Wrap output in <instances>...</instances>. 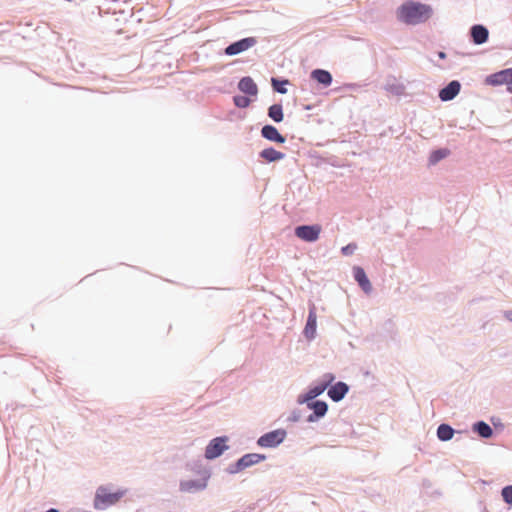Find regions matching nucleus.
<instances>
[{
	"instance_id": "nucleus-1",
	"label": "nucleus",
	"mask_w": 512,
	"mask_h": 512,
	"mask_svg": "<svg viewBox=\"0 0 512 512\" xmlns=\"http://www.w3.org/2000/svg\"><path fill=\"white\" fill-rule=\"evenodd\" d=\"M397 19L407 25H418L428 21L433 15L430 5L415 1H406L396 11Z\"/></svg>"
},
{
	"instance_id": "nucleus-2",
	"label": "nucleus",
	"mask_w": 512,
	"mask_h": 512,
	"mask_svg": "<svg viewBox=\"0 0 512 512\" xmlns=\"http://www.w3.org/2000/svg\"><path fill=\"white\" fill-rule=\"evenodd\" d=\"M125 494V491L111 492L107 487L100 486L95 494L94 508L102 510L116 504Z\"/></svg>"
},
{
	"instance_id": "nucleus-3",
	"label": "nucleus",
	"mask_w": 512,
	"mask_h": 512,
	"mask_svg": "<svg viewBox=\"0 0 512 512\" xmlns=\"http://www.w3.org/2000/svg\"><path fill=\"white\" fill-rule=\"evenodd\" d=\"M320 225H302L295 228V235L306 242H314L318 240L321 233Z\"/></svg>"
},
{
	"instance_id": "nucleus-4",
	"label": "nucleus",
	"mask_w": 512,
	"mask_h": 512,
	"mask_svg": "<svg viewBox=\"0 0 512 512\" xmlns=\"http://www.w3.org/2000/svg\"><path fill=\"white\" fill-rule=\"evenodd\" d=\"M286 437L283 429L274 430L261 436L257 443L261 447H275L280 444Z\"/></svg>"
},
{
	"instance_id": "nucleus-5",
	"label": "nucleus",
	"mask_w": 512,
	"mask_h": 512,
	"mask_svg": "<svg viewBox=\"0 0 512 512\" xmlns=\"http://www.w3.org/2000/svg\"><path fill=\"white\" fill-rule=\"evenodd\" d=\"M225 437H217L213 439L205 450V457L207 459H214L222 454V452L227 448L225 446L226 442Z\"/></svg>"
},
{
	"instance_id": "nucleus-6",
	"label": "nucleus",
	"mask_w": 512,
	"mask_h": 512,
	"mask_svg": "<svg viewBox=\"0 0 512 512\" xmlns=\"http://www.w3.org/2000/svg\"><path fill=\"white\" fill-rule=\"evenodd\" d=\"M486 84L497 86V85H511L512 84V74L511 69H505L502 71H499L497 73L489 75L486 80Z\"/></svg>"
},
{
	"instance_id": "nucleus-7",
	"label": "nucleus",
	"mask_w": 512,
	"mask_h": 512,
	"mask_svg": "<svg viewBox=\"0 0 512 512\" xmlns=\"http://www.w3.org/2000/svg\"><path fill=\"white\" fill-rule=\"evenodd\" d=\"M256 43V40L255 38L253 37H249V38H244V39H241L237 42H234L232 44H230L226 49H225V53L227 55H236V54H239L243 51H246L248 50L249 48H251L252 46H254Z\"/></svg>"
},
{
	"instance_id": "nucleus-8",
	"label": "nucleus",
	"mask_w": 512,
	"mask_h": 512,
	"mask_svg": "<svg viewBox=\"0 0 512 512\" xmlns=\"http://www.w3.org/2000/svg\"><path fill=\"white\" fill-rule=\"evenodd\" d=\"M334 380V376L332 374H327L324 376V381L314 387H312L306 394V400H312L322 394L326 388L332 383Z\"/></svg>"
},
{
	"instance_id": "nucleus-9",
	"label": "nucleus",
	"mask_w": 512,
	"mask_h": 512,
	"mask_svg": "<svg viewBox=\"0 0 512 512\" xmlns=\"http://www.w3.org/2000/svg\"><path fill=\"white\" fill-rule=\"evenodd\" d=\"M461 88L458 81H451L446 87L440 90L439 97L442 101L452 100L457 96Z\"/></svg>"
},
{
	"instance_id": "nucleus-10",
	"label": "nucleus",
	"mask_w": 512,
	"mask_h": 512,
	"mask_svg": "<svg viewBox=\"0 0 512 512\" xmlns=\"http://www.w3.org/2000/svg\"><path fill=\"white\" fill-rule=\"evenodd\" d=\"M265 459V456L257 453L246 454L241 457L237 462V469L242 470L247 467H250L254 464H257Z\"/></svg>"
},
{
	"instance_id": "nucleus-11",
	"label": "nucleus",
	"mask_w": 512,
	"mask_h": 512,
	"mask_svg": "<svg viewBox=\"0 0 512 512\" xmlns=\"http://www.w3.org/2000/svg\"><path fill=\"white\" fill-rule=\"evenodd\" d=\"M354 278L363 289L364 292L369 293L372 290V285L363 268L355 266L353 268Z\"/></svg>"
},
{
	"instance_id": "nucleus-12",
	"label": "nucleus",
	"mask_w": 512,
	"mask_h": 512,
	"mask_svg": "<svg viewBox=\"0 0 512 512\" xmlns=\"http://www.w3.org/2000/svg\"><path fill=\"white\" fill-rule=\"evenodd\" d=\"M308 407L310 409H312L314 412L313 414L309 415V417H308L309 422H314L318 418L323 417L326 414L327 409H328V406H327L326 402H324V401H315L312 403H308Z\"/></svg>"
},
{
	"instance_id": "nucleus-13",
	"label": "nucleus",
	"mask_w": 512,
	"mask_h": 512,
	"mask_svg": "<svg viewBox=\"0 0 512 512\" xmlns=\"http://www.w3.org/2000/svg\"><path fill=\"white\" fill-rule=\"evenodd\" d=\"M348 386L344 382H338L331 386L328 390V396L335 402H338L344 398L348 392Z\"/></svg>"
},
{
	"instance_id": "nucleus-14",
	"label": "nucleus",
	"mask_w": 512,
	"mask_h": 512,
	"mask_svg": "<svg viewBox=\"0 0 512 512\" xmlns=\"http://www.w3.org/2000/svg\"><path fill=\"white\" fill-rule=\"evenodd\" d=\"M317 315L315 307L309 310L306 326L304 328V334L308 339H312L316 333Z\"/></svg>"
},
{
	"instance_id": "nucleus-15",
	"label": "nucleus",
	"mask_w": 512,
	"mask_h": 512,
	"mask_svg": "<svg viewBox=\"0 0 512 512\" xmlns=\"http://www.w3.org/2000/svg\"><path fill=\"white\" fill-rule=\"evenodd\" d=\"M261 134L264 138H266L269 141H273L276 143H284L285 137L282 136L278 130L272 126V125H265L262 130Z\"/></svg>"
},
{
	"instance_id": "nucleus-16",
	"label": "nucleus",
	"mask_w": 512,
	"mask_h": 512,
	"mask_svg": "<svg viewBox=\"0 0 512 512\" xmlns=\"http://www.w3.org/2000/svg\"><path fill=\"white\" fill-rule=\"evenodd\" d=\"M471 36L474 43L482 44L488 39V30L482 25H475L471 29Z\"/></svg>"
},
{
	"instance_id": "nucleus-17",
	"label": "nucleus",
	"mask_w": 512,
	"mask_h": 512,
	"mask_svg": "<svg viewBox=\"0 0 512 512\" xmlns=\"http://www.w3.org/2000/svg\"><path fill=\"white\" fill-rule=\"evenodd\" d=\"M239 89L249 95H256L258 92L257 85L250 77H244L238 84Z\"/></svg>"
},
{
	"instance_id": "nucleus-18",
	"label": "nucleus",
	"mask_w": 512,
	"mask_h": 512,
	"mask_svg": "<svg viewBox=\"0 0 512 512\" xmlns=\"http://www.w3.org/2000/svg\"><path fill=\"white\" fill-rule=\"evenodd\" d=\"M311 77L318 83L325 86H329L332 82L331 74L328 71L322 69H316L312 71Z\"/></svg>"
},
{
	"instance_id": "nucleus-19",
	"label": "nucleus",
	"mask_w": 512,
	"mask_h": 512,
	"mask_svg": "<svg viewBox=\"0 0 512 512\" xmlns=\"http://www.w3.org/2000/svg\"><path fill=\"white\" fill-rule=\"evenodd\" d=\"M260 156L268 162H275L283 159L285 155L274 148H266L261 151Z\"/></svg>"
},
{
	"instance_id": "nucleus-20",
	"label": "nucleus",
	"mask_w": 512,
	"mask_h": 512,
	"mask_svg": "<svg viewBox=\"0 0 512 512\" xmlns=\"http://www.w3.org/2000/svg\"><path fill=\"white\" fill-rule=\"evenodd\" d=\"M385 90L394 96H402L405 94V86L403 83L394 80L392 83H387Z\"/></svg>"
},
{
	"instance_id": "nucleus-21",
	"label": "nucleus",
	"mask_w": 512,
	"mask_h": 512,
	"mask_svg": "<svg viewBox=\"0 0 512 512\" xmlns=\"http://www.w3.org/2000/svg\"><path fill=\"white\" fill-rule=\"evenodd\" d=\"M454 435V430L447 424H441L437 429V436L441 441H448Z\"/></svg>"
},
{
	"instance_id": "nucleus-22",
	"label": "nucleus",
	"mask_w": 512,
	"mask_h": 512,
	"mask_svg": "<svg viewBox=\"0 0 512 512\" xmlns=\"http://www.w3.org/2000/svg\"><path fill=\"white\" fill-rule=\"evenodd\" d=\"M268 115L275 122H281L283 120V109L280 104H273L268 109Z\"/></svg>"
},
{
	"instance_id": "nucleus-23",
	"label": "nucleus",
	"mask_w": 512,
	"mask_h": 512,
	"mask_svg": "<svg viewBox=\"0 0 512 512\" xmlns=\"http://www.w3.org/2000/svg\"><path fill=\"white\" fill-rule=\"evenodd\" d=\"M474 430L483 438H489L493 433L492 428L483 421L476 423L474 425Z\"/></svg>"
},
{
	"instance_id": "nucleus-24",
	"label": "nucleus",
	"mask_w": 512,
	"mask_h": 512,
	"mask_svg": "<svg viewBox=\"0 0 512 512\" xmlns=\"http://www.w3.org/2000/svg\"><path fill=\"white\" fill-rule=\"evenodd\" d=\"M448 155H449L448 149H439V150L433 151L430 155V163L436 164L438 161L447 157Z\"/></svg>"
},
{
	"instance_id": "nucleus-25",
	"label": "nucleus",
	"mask_w": 512,
	"mask_h": 512,
	"mask_svg": "<svg viewBox=\"0 0 512 512\" xmlns=\"http://www.w3.org/2000/svg\"><path fill=\"white\" fill-rule=\"evenodd\" d=\"M202 486L195 481L189 480L180 484V489L184 492H190L194 489H201Z\"/></svg>"
},
{
	"instance_id": "nucleus-26",
	"label": "nucleus",
	"mask_w": 512,
	"mask_h": 512,
	"mask_svg": "<svg viewBox=\"0 0 512 512\" xmlns=\"http://www.w3.org/2000/svg\"><path fill=\"white\" fill-rule=\"evenodd\" d=\"M271 82L274 90L278 93L285 94L287 92V89L284 87V85L288 83L287 80L279 81L275 78H272Z\"/></svg>"
},
{
	"instance_id": "nucleus-27",
	"label": "nucleus",
	"mask_w": 512,
	"mask_h": 512,
	"mask_svg": "<svg viewBox=\"0 0 512 512\" xmlns=\"http://www.w3.org/2000/svg\"><path fill=\"white\" fill-rule=\"evenodd\" d=\"M234 103L237 107L245 108L249 105L250 100L244 96H236L234 97Z\"/></svg>"
},
{
	"instance_id": "nucleus-28",
	"label": "nucleus",
	"mask_w": 512,
	"mask_h": 512,
	"mask_svg": "<svg viewBox=\"0 0 512 512\" xmlns=\"http://www.w3.org/2000/svg\"><path fill=\"white\" fill-rule=\"evenodd\" d=\"M502 496H503V499L511 504L512 503V485L510 486H506L505 488H503L502 490Z\"/></svg>"
},
{
	"instance_id": "nucleus-29",
	"label": "nucleus",
	"mask_w": 512,
	"mask_h": 512,
	"mask_svg": "<svg viewBox=\"0 0 512 512\" xmlns=\"http://www.w3.org/2000/svg\"><path fill=\"white\" fill-rule=\"evenodd\" d=\"M357 249V245L355 243H350L346 246H344L342 249H341V252L343 255L345 256H349V255H352Z\"/></svg>"
},
{
	"instance_id": "nucleus-30",
	"label": "nucleus",
	"mask_w": 512,
	"mask_h": 512,
	"mask_svg": "<svg viewBox=\"0 0 512 512\" xmlns=\"http://www.w3.org/2000/svg\"><path fill=\"white\" fill-rule=\"evenodd\" d=\"M504 317L506 320L512 322V310H508L504 312Z\"/></svg>"
},
{
	"instance_id": "nucleus-31",
	"label": "nucleus",
	"mask_w": 512,
	"mask_h": 512,
	"mask_svg": "<svg viewBox=\"0 0 512 512\" xmlns=\"http://www.w3.org/2000/svg\"><path fill=\"white\" fill-rule=\"evenodd\" d=\"M46 512H60V511L57 509L51 508V509L47 510Z\"/></svg>"
},
{
	"instance_id": "nucleus-32",
	"label": "nucleus",
	"mask_w": 512,
	"mask_h": 512,
	"mask_svg": "<svg viewBox=\"0 0 512 512\" xmlns=\"http://www.w3.org/2000/svg\"><path fill=\"white\" fill-rule=\"evenodd\" d=\"M439 57H440V58H444V57H445V53H444V52H440V53H439Z\"/></svg>"
},
{
	"instance_id": "nucleus-33",
	"label": "nucleus",
	"mask_w": 512,
	"mask_h": 512,
	"mask_svg": "<svg viewBox=\"0 0 512 512\" xmlns=\"http://www.w3.org/2000/svg\"><path fill=\"white\" fill-rule=\"evenodd\" d=\"M508 90H509L510 92H512V87H508Z\"/></svg>"
}]
</instances>
